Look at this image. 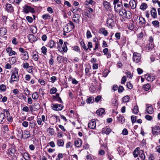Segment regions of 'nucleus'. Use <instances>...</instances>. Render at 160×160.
Returning a JSON list of instances; mask_svg holds the SVG:
<instances>
[{
    "mask_svg": "<svg viewBox=\"0 0 160 160\" xmlns=\"http://www.w3.org/2000/svg\"><path fill=\"white\" fill-rule=\"evenodd\" d=\"M19 80V75L17 71H14L12 74L9 82L12 84L14 82H18Z\"/></svg>",
    "mask_w": 160,
    "mask_h": 160,
    "instance_id": "nucleus-1",
    "label": "nucleus"
},
{
    "mask_svg": "<svg viewBox=\"0 0 160 160\" xmlns=\"http://www.w3.org/2000/svg\"><path fill=\"white\" fill-rule=\"evenodd\" d=\"M113 4L114 5V8L116 12H118L123 8L122 2H120L119 0H114L113 1Z\"/></svg>",
    "mask_w": 160,
    "mask_h": 160,
    "instance_id": "nucleus-2",
    "label": "nucleus"
},
{
    "mask_svg": "<svg viewBox=\"0 0 160 160\" xmlns=\"http://www.w3.org/2000/svg\"><path fill=\"white\" fill-rule=\"evenodd\" d=\"M18 132L19 133V134H21L20 137L21 139L23 138L26 139L30 137V134L29 131L27 130H25L23 132L22 130L18 131Z\"/></svg>",
    "mask_w": 160,
    "mask_h": 160,
    "instance_id": "nucleus-3",
    "label": "nucleus"
},
{
    "mask_svg": "<svg viewBox=\"0 0 160 160\" xmlns=\"http://www.w3.org/2000/svg\"><path fill=\"white\" fill-rule=\"evenodd\" d=\"M23 12L26 13H28L29 12L34 13L35 12L33 8L27 5H25L23 7Z\"/></svg>",
    "mask_w": 160,
    "mask_h": 160,
    "instance_id": "nucleus-4",
    "label": "nucleus"
},
{
    "mask_svg": "<svg viewBox=\"0 0 160 160\" xmlns=\"http://www.w3.org/2000/svg\"><path fill=\"white\" fill-rule=\"evenodd\" d=\"M52 109L55 111H61L63 108V106L61 104L52 103L51 104Z\"/></svg>",
    "mask_w": 160,
    "mask_h": 160,
    "instance_id": "nucleus-5",
    "label": "nucleus"
},
{
    "mask_svg": "<svg viewBox=\"0 0 160 160\" xmlns=\"http://www.w3.org/2000/svg\"><path fill=\"white\" fill-rule=\"evenodd\" d=\"M141 59V55L140 54L135 52L133 53V60L136 63L138 62Z\"/></svg>",
    "mask_w": 160,
    "mask_h": 160,
    "instance_id": "nucleus-6",
    "label": "nucleus"
},
{
    "mask_svg": "<svg viewBox=\"0 0 160 160\" xmlns=\"http://www.w3.org/2000/svg\"><path fill=\"white\" fill-rule=\"evenodd\" d=\"M46 46L50 48H52L56 47V44L54 41L52 40L49 41Z\"/></svg>",
    "mask_w": 160,
    "mask_h": 160,
    "instance_id": "nucleus-7",
    "label": "nucleus"
},
{
    "mask_svg": "<svg viewBox=\"0 0 160 160\" xmlns=\"http://www.w3.org/2000/svg\"><path fill=\"white\" fill-rule=\"evenodd\" d=\"M88 127L89 128L93 129L96 127V122L95 120L93 119L88 124Z\"/></svg>",
    "mask_w": 160,
    "mask_h": 160,
    "instance_id": "nucleus-8",
    "label": "nucleus"
},
{
    "mask_svg": "<svg viewBox=\"0 0 160 160\" xmlns=\"http://www.w3.org/2000/svg\"><path fill=\"white\" fill-rule=\"evenodd\" d=\"M5 7L6 10L8 12H12L14 11L13 7L11 4L7 3Z\"/></svg>",
    "mask_w": 160,
    "mask_h": 160,
    "instance_id": "nucleus-9",
    "label": "nucleus"
},
{
    "mask_svg": "<svg viewBox=\"0 0 160 160\" xmlns=\"http://www.w3.org/2000/svg\"><path fill=\"white\" fill-rule=\"evenodd\" d=\"M139 20L140 24L141 25V26L142 27L144 28L146 27L145 25H143V24H145L146 22V21L144 18H143L142 17H140L139 18Z\"/></svg>",
    "mask_w": 160,
    "mask_h": 160,
    "instance_id": "nucleus-10",
    "label": "nucleus"
},
{
    "mask_svg": "<svg viewBox=\"0 0 160 160\" xmlns=\"http://www.w3.org/2000/svg\"><path fill=\"white\" fill-rule=\"evenodd\" d=\"M130 6L132 9H134L136 7L137 3L134 0H130L129 2Z\"/></svg>",
    "mask_w": 160,
    "mask_h": 160,
    "instance_id": "nucleus-11",
    "label": "nucleus"
},
{
    "mask_svg": "<svg viewBox=\"0 0 160 160\" xmlns=\"http://www.w3.org/2000/svg\"><path fill=\"white\" fill-rule=\"evenodd\" d=\"M150 12L151 16L153 18H155L157 17V11L155 8H152Z\"/></svg>",
    "mask_w": 160,
    "mask_h": 160,
    "instance_id": "nucleus-12",
    "label": "nucleus"
},
{
    "mask_svg": "<svg viewBox=\"0 0 160 160\" xmlns=\"http://www.w3.org/2000/svg\"><path fill=\"white\" fill-rule=\"evenodd\" d=\"M75 145L77 147H80L82 144V141L79 139H78L74 141Z\"/></svg>",
    "mask_w": 160,
    "mask_h": 160,
    "instance_id": "nucleus-13",
    "label": "nucleus"
},
{
    "mask_svg": "<svg viewBox=\"0 0 160 160\" xmlns=\"http://www.w3.org/2000/svg\"><path fill=\"white\" fill-rule=\"evenodd\" d=\"M147 113L149 114H151L153 112V107L152 105L148 106L146 110Z\"/></svg>",
    "mask_w": 160,
    "mask_h": 160,
    "instance_id": "nucleus-14",
    "label": "nucleus"
},
{
    "mask_svg": "<svg viewBox=\"0 0 160 160\" xmlns=\"http://www.w3.org/2000/svg\"><path fill=\"white\" fill-rule=\"evenodd\" d=\"M103 5L104 8L107 10H110V4L106 1H104L103 2Z\"/></svg>",
    "mask_w": 160,
    "mask_h": 160,
    "instance_id": "nucleus-15",
    "label": "nucleus"
},
{
    "mask_svg": "<svg viewBox=\"0 0 160 160\" xmlns=\"http://www.w3.org/2000/svg\"><path fill=\"white\" fill-rule=\"evenodd\" d=\"M7 32V30L5 28H1L0 29V36H3L5 35Z\"/></svg>",
    "mask_w": 160,
    "mask_h": 160,
    "instance_id": "nucleus-16",
    "label": "nucleus"
},
{
    "mask_svg": "<svg viewBox=\"0 0 160 160\" xmlns=\"http://www.w3.org/2000/svg\"><path fill=\"white\" fill-rule=\"evenodd\" d=\"M21 55L22 56V58L24 61L27 60L29 58L28 55L27 51L24 52L23 54H22Z\"/></svg>",
    "mask_w": 160,
    "mask_h": 160,
    "instance_id": "nucleus-17",
    "label": "nucleus"
},
{
    "mask_svg": "<svg viewBox=\"0 0 160 160\" xmlns=\"http://www.w3.org/2000/svg\"><path fill=\"white\" fill-rule=\"evenodd\" d=\"M139 156L141 160H144L145 159V156L144 152L142 150H140L139 151Z\"/></svg>",
    "mask_w": 160,
    "mask_h": 160,
    "instance_id": "nucleus-18",
    "label": "nucleus"
},
{
    "mask_svg": "<svg viewBox=\"0 0 160 160\" xmlns=\"http://www.w3.org/2000/svg\"><path fill=\"white\" fill-rule=\"evenodd\" d=\"M106 22L107 25L109 26H112L114 23V20L113 19L109 18L108 19Z\"/></svg>",
    "mask_w": 160,
    "mask_h": 160,
    "instance_id": "nucleus-19",
    "label": "nucleus"
},
{
    "mask_svg": "<svg viewBox=\"0 0 160 160\" xmlns=\"http://www.w3.org/2000/svg\"><path fill=\"white\" fill-rule=\"evenodd\" d=\"M118 120L122 124H123L125 122V119L124 117L121 115L119 114L117 116Z\"/></svg>",
    "mask_w": 160,
    "mask_h": 160,
    "instance_id": "nucleus-20",
    "label": "nucleus"
},
{
    "mask_svg": "<svg viewBox=\"0 0 160 160\" xmlns=\"http://www.w3.org/2000/svg\"><path fill=\"white\" fill-rule=\"evenodd\" d=\"M126 11L124 9L122 8L119 10V15L120 16L125 18Z\"/></svg>",
    "mask_w": 160,
    "mask_h": 160,
    "instance_id": "nucleus-21",
    "label": "nucleus"
},
{
    "mask_svg": "<svg viewBox=\"0 0 160 160\" xmlns=\"http://www.w3.org/2000/svg\"><path fill=\"white\" fill-rule=\"evenodd\" d=\"M145 76H148L147 78V79L149 81H153L155 79V76L154 75H148V74H146Z\"/></svg>",
    "mask_w": 160,
    "mask_h": 160,
    "instance_id": "nucleus-22",
    "label": "nucleus"
},
{
    "mask_svg": "<svg viewBox=\"0 0 160 160\" xmlns=\"http://www.w3.org/2000/svg\"><path fill=\"white\" fill-rule=\"evenodd\" d=\"M9 154L11 156H13L16 152V150L14 148H10L8 150Z\"/></svg>",
    "mask_w": 160,
    "mask_h": 160,
    "instance_id": "nucleus-23",
    "label": "nucleus"
},
{
    "mask_svg": "<svg viewBox=\"0 0 160 160\" xmlns=\"http://www.w3.org/2000/svg\"><path fill=\"white\" fill-rule=\"evenodd\" d=\"M104 112L105 110L103 108H101L98 110L96 111V113L98 115H101L104 113Z\"/></svg>",
    "mask_w": 160,
    "mask_h": 160,
    "instance_id": "nucleus-24",
    "label": "nucleus"
},
{
    "mask_svg": "<svg viewBox=\"0 0 160 160\" xmlns=\"http://www.w3.org/2000/svg\"><path fill=\"white\" fill-rule=\"evenodd\" d=\"M132 14L129 11H126V13L125 15V18L129 19L132 18Z\"/></svg>",
    "mask_w": 160,
    "mask_h": 160,
    "instance_id": "nucleus-25",
    "label": "nucleus"
},
{
    "mask_svg": "<svg viewBox=\"0 0 160 160\" xmlns=\"http://www.w3.org/2000/svg\"><path fill=\"white\" fill-rule=\"evenodd\" d=\"M148 7L147 4L145 3H142L140 6V8L141 10L144 11Z\"/></svg>",
    "mask_w": 160,
    "mask_h": 160,
    "instance_id": "nucleus-26",
    "label": "nucleus"
},
{
    "mask_svg": "<svg viewBox=\"0 0 160 160\" xmlns=\"http://www.w3.org/2000/svg\"><path fill=\"white\" fill-rule=\"evenodd\" d=\"M151 88L150 85L149 83H147L143 85V89L145 91L148 90Z\"/></svg>",
    "mask_w": 160,
    "mask_h": 160,
    "instance_id": "nucleus-27",
    "label": "nucleus"
},
{
    "mask_svg": "<svg viewBox=\"0 0 160 160\" xmlns=\"http://www.w3.org/2000/svg\"><path fill=\"white\" fill-rule=\"evenodd\" d=\"M32 98L34 100H37L39 96L37 92H35L32 95Z\"/></svg>",
    "mask_w": 160,
    "mask_h": 160,
    "instance_id": "nucleus-28",
    "label": "nucleus"
},
{
    "mask_svg": "<svg viewBox=\"0 0 160 160\" xmlns=\"http://www.w3.org/2000/svg\"><path fill=\"white\" fill-rule=\"evenodd\" d=\"M154 47V45L149 43L146 46V48L148 50L150 51Z\"/></svg>",
    "mask_w": 160,
    "mask_h": 160,
    "instance_id": "nucleus-29",
    "label": "nucleus"
},
{
    "mask_svg": "<svg viewBox=\"0 0 160 160\" xmlns=\"http://www.w3.org/2000/svg\"><path fill=\"white\" fill-rule=\"evenodd\" d=\"M57 142V144L58 146H62L64 145L63 141L62 139L58 140Z\"/></svg>",
    "mask_w": 160,
    "mask_h": 160,
    "instance_id": "nucleus-30",
    "label": "nucleus"
},
{
    "mask_svg": "<svg viewBox=\"0 0 160 160\" xmlns=\"http://www.w3.org/2000/svg\"><path fill=\"white\" fill-rule=\"evenodd\" d=\"M67 44H68V43L66 42H64L63 46L62 47V51L64 52H66L67 51L68 48L67 47Z\"/></svg>",
    "mask_w": 160,
    "mask_h": 160,
    "instance_id": "nucleus-31",
    "label": "nucleus"
},
{
    "mask_svg": "<svg viewBox=\"0 0 160 160\" xmlns=\"http://www.w3.org/2000/svg\"><path fill=\"white\" fill-rule=\"evenodd\" d=\"M42 18L45 20L50 19L51 18V16L48 14H45L42 16Z\"/></svg>",
    "mask_w": 160,
    "mask_h": 160,
    "instance_id": "nucleus-32",
    "label": "nucleus"
},
{
    "mask_svg": "<svg viewBox=\"0 0 160 160\" xmlns=\"http://www.w3.org/2000/svg\"><path fill=\"white\" fill-rule=\"evenodd\" d=\"M159 22L157 20L153 21L152 22V24L155 28H158L159 27Z\"/></svg>",
    "mask_w": 160,
    "mask_h": 160,
    "instance_id": "nucleus-33",
    "label": "nucleus"
},
{
    "mask_svg": "<svg viewBox=\"0 0 160 160\" xmlns=\"http://www.w3.org/2000/svg\"><path fill=\"white\" fill-rule=\"evenodd\" d=\"M139 112L138 108L137 106H134V108L132 110V112L135 114H137Z\"/></svg>",
    "mask_w": 160,
    "mask_h": 160,
    "instance_id": "nucleus-34",
    "label": "nucleus"
},
{
    "mask_svg": "<svg viewBox=\"0 0 160 160\" xmlns=\"http://www.w3.org/2000/svg\"><path fill=\"white\" fill-rule=\"evenodd\" d=\"M48 133L51 136L53 135L54 134V131L52 128H49L48 130Z\"/></svg>",
    "mask_w": 160,
    "mask_h": 160,
    "instance_id": "nucleus-35",
    "label": "nucleus"
},
{
    "mask_svg": "<svg viewBox=\"0 0 160 160\" xmlns=\"http://www.w3.org/2000/svg\"><path fill=\"white\" fill-rule=\"evenodd\" d=\"M6 89V86L4 84L0 85V90L1 92H4Z\"/></svg>",
    "mask_w": 160,
    "mask_h": 160,
    "instance_id": "nucleus-36",
    "label": "nucleus"
},
{
    "mask_svg": "<svg viewBox=\"0 0 160 160\" xmlns=\"http://www.w3.org/2000/svg\"><path fill=\"white\" fill-rule=\"evenodd\" d=\"M86 102L88 103H92L94 101L93 98V97H90L86 99Z\"/></svg>",
    "mask_w": 160,
    "mask_h": 160,
    "instance_id": "nucleus-37",
    "label": "nucleus"
},
{
    "mask_svg": "<svg viewBox=\"0 0 160 160\" xmlns=\"http://www.w3.org/2000/svg\"><path fill=\"white\" fill-rule=\"evenodd\" d=\"M37 29L36 27L32 26L30 30L32 33L35 34L37 32Z\"/></svg>",
    "mask_w": 160,
    "mask_h": 160,
    "instance_id": "nucleus-38",
    "label": "nucleus"
},
{
    "mask_svg": "<svg viewBox=\"0 0 160 160\" xmlns=\"http://www.w3.org/2000/svg\"><path fill=\"white\" fill-rule=\"evenodd\" d=\"M5 118V114L3 113H0V123L2 122Z\"/></svg>",
    "mask_w": 160,
    "mask_h": 160,
    "instance_id": "nucleus-39",
    "label": "nucleus"
},
{
    "mask_svg": "<svg viewBox=\"0 0 160 160\" xmlns=\"http://www.w3.org/2000/svg\"><path fill=\"white\" fill-rule=\"evenodd\" d=\"M57 91V89L56 88L53 87L51 88L50 91V93L51 94H53L55 93Z\"/></svg>",
    "mask_w": 160,
    "mask_h": 160,
    "instance_id": "nucleus-40",
    "label": "nucleus"
},
{
    "mask_svg": "<svg viewBox=\"0 0 160 160\" xmlns=\"http://www.w3.org/2000/svg\"><path fill=\"white\" fill-rule=\"evenodd\" d=\"M36 125L35 121H32L30 122L29 126L32 128H34Z\"/></svg>",
    "mask_w": 160,
    "mask_h": 160,
    "instance_id": "nucleus-41",
    "label": "nucleus"
},
{
    "mask_svg": "<svg viewBox=\"0 0 160 160\" xmlns=\"http://www.w3.org/2000/svg\"><path fill=\"white\" fill-rule=\"evenodd\" d=\"M33 106L35 108V111H37L40 108V105L38 103H34L33 105Z\"/></svg>",
    "mask_w": 160,
    "mask_h": 160,
    "instance_id": "nucleus-42",
    "label": "nucleus"
},
{
    "mask_svg": "<svg viewBox=\"0 0 160 160\" xmlns=\"http://www.w3.org/2000/svg\"><path fill=\"white\" fill-rule=\"evenodd\" d=\"M42 52L44 55L47 54V48L45 46H43L41 49Z\"/></svg>",
    "mask_w": 160,
    "mask_h": 160,
    "instance_id": "nucleus-43",
    "label": "nucleus"
},
{
    "mask_svg": "<svg viewBox=\"0 0 160 160\" xmlns=\"http://www.w3.org/2000/svg\"><path fill=\"white\" fill-rule=\"evenodd\" d=\"M101 32H102V34L105 36H107L108 34L107 31L105 30L104 28H102L101 29Z\"/></svg>",
    "mask_w": 160,
    "mask_h": 160,
    "instance_id": "nucleus-44",
    "label": "nucleus"
},
{
    "mask_svg": "<svg viewBox=\"0 0 160 160\" xmlns=\"http://www.w3.org/2000/svg\"><path fill=\"white\" fill-rule=\"evenodd\" d=\"M8 17L6 16H2L1 20L3 22L4 24H6V21Z\"/></svg>",
    "mask_w": 160,
    "mask_h": 160,
    "instance_id": "nucleus-45",
    "label": "nucleus"
},
{
    "mask_svg": "<svg viewBox=\"0 0 160 160\" xmlns=\"http://www.w3.org/2000/svg\"><path fill=\"white\" fill-rule=\"evenodd\" d=\"M68 25H70L71 26V29H74L75 28V27L73 23L71 21H70L67 24V26H68Z\"/></svg>",
    "mask_w": 160,
    "mask_h": 160,
    "instance_id": "nucleus-46",
    "label": "nucleus"
},
{
    "mask_svg": "<svg viewBox=\"0 0 160 160\" xmlns=\"http://www.w3.org/2000/svg\"><path fill=\"white\" fill-rule=\"evenodd\" d=\"M129 97L128 96H124L122 98V101L124 102H127L129 100Z\"/></svg>",
    "mask_w": 160,
    "mask_h": 160,
    "instance_id": "nucleus-47",
    "label": "nucleus"
},
{
    "mask_svg": "<svg viewBox=\"0 0 160 160\" xmlns=\"http://www.w3.org/2000/svg\"><path fill=\"white\" fill-rule=\"evenodd\" d=\"M26 19L29 23H32L33 22V19L32 17L28 16L26 17Z\"/></svg>",
    "mask_w": 160,
    "mask_h": 160,
    "instance_id": "nucleus-48",
    "label": "nucleus"
},
{
    "mask_svg": "<svg viewBox=\"0 0 160 160\" xmlns=\"http://www.w3.org/2000/svg\"><path fill=\"white\" fill-rule=\"evenodd\" d=\"M91 14H92V13L90 12L89 10H86V12H85V15L88 18H89Z\"/></svg>",
    "mask_w": 160,
    "mask_h": 160,
    "instance_id": "nucleus-49",
    "label": "nucleus"
},
{
    "mask_svg": "<svg viewBox=\"0 0 160 160\" xmlns=\"http://www.w3.org/2000/svg\"><path fill=\"white\" fill-rule=\"evenodd\" d=\"M81 45L82 47L84 49L85 51L87 50V47L86 46L84 42L83 41H82L80 42Z\"/></svg>",
    "mask_w": 160,
    "mask_h": 160,
    "instance_id": "nucleus-50",
    "label": "nucleus"
},
{
    "mask_svg": "<svg viewBox=\"0 0 160 160\" xmlns=\"http://www.w3.org/2000/svg\"><path fill=\"white\" fill-rule=\"evenodd\" d=\"M126 86L129 89H131L132 88V85L130 82H127Z\"/></svg>",
    "mask_w": 160,
    "mask_h": 160,
    "instance_id": "nucleus-51",
    "label": "nucleus"
},
{
    "mask_svg": "<svg viewBox=\"0 0 160 160\" xmlns=\"http://www.w3.org/2000/svg\"><path fill=\"white\" fill-rule=\"evenodd\" d=\"M57 59L58 62L59 63H61L63 62V58L61 56H59L57 57Z\"/></svg>",
    "mask_w": 160,
    "mask_h": 160,
    "instance_id": "nucleus-52",
    "label": "nucleus"
},
{
    "mask_svg": "<svg viewBox=\"0 0 160 160\" xmlns=\"http://www.w3.org/2000/svg\"><path fill=\"white\" fill-rule=\"evenodd\" d=\"M87 38L88 39L92 37V35L91 34V32L89 30H88L86 33Z\"/></svg>",
    "mask_w": 160,
    "mask_h": 160,
    "instance_id": "nucleus-53",
    "label": "nucleus"
},
{
    "mask_svg": "<svg viewBox=\"0 0 160 160\" xmlns=\"http://www.w3.org/2000/svg\"><path fill=\"white\" fill-rule=\"evenodd\" d=\"M131 119L132 123H134L136 121L137 117L133 115L131 117Z\"/></svg>",
    "mask_w": 160,
    "mask_h": 160,
    "instance_id": "nucleus-54",
    "label": "nucleus"
},
{
    "mask_svg": "<svg viewBox=\"0 0 160 160\" xmlns=\"http://www.w3.org/2000/svg\"><path fill=\"white\" fill-rule=\"evenodd\" d=\"M32 58L35 61H37L38 59V54H34L32 56Z\"/></svg>",
    "mask_w": 160,
    "mask_h": 160,
    "instance_id": "nucleus-55",
    "label": "nucleus"
},
{
    "mask_svg": "<svg viewBox=\"0 0 160 160\" xmlns=\"http://www.w3.org/2000/svg\"><path fill=\"white\" fill-rule=\"evenodd\" d=\"M128 28L130 30H132L134 28V26L132 23H130L128 26Z\"/></svg>",
    "mask_w": 160,
    "mask_h": 160,
    "instance_id": "nucleus-56",
    "label": "nucleus"
},
{
    "mask_svg": "<svg viewBox=\"0 0 160 160\" xmlns=\"http://www.w3.org/2000/svg\"><path fill=\"white\" fill-rule=\"evenodd\" d=\"M22 126L25 127H27L28 125V122L26 121H24L22 123Z\"/></svg>",
    "mask_w": 160,
    "mask_h": 160,
    "instance_id": "nucleus-57",
    "label": "nucleus"
},
{
    "mask_svg": "<svg viewBox=\"0 0 160 160\" xmlns=\"http://www.w3.org/2000/svg\"><path fill=\"white\" fill-rule=\"evenodd\" d=\"M12 42L14 45H16L18 43V42L17 41V39L16 38H13L12 41Z\"/></svg>",
    "mask_w": 160,
    "mask_h": 160,
    "instance_id": "nucleus-58",
    "label": "nucleus"
},
{
    "mask_svg": "<svg viewBox=\"0 0 160 160\" xmlns=\"http://www.w3.org/2000/svg\"><path fill=\"white\" fill-rule=\"evenodd\" d=\"M23 68L25 69H27L29 67V64L28 62L23 63Z\"/></svg>",
    "mask_w": 160,
    "mask_h": 160,
    "instance_id": "nucleus-59",
    "label": "nucleus"
},
{
    "mask_svg": "<svg viewBox=\"0 0 160 160\" xmlns=\"http://www.w3.org/2000/svg\"><path fill=\"white\" fill-rule=\"evenodd\" d=\"M126 77L125 76H124L122 78L121 83L122 84H124L126 82Z\"/></svg>",
    "mask_w": 160,
    "mask_h": 160,
    "instance_id": "nucleus-60",
    "label": "nucleus"
},
{
    "mask_svg": "<svg viewBox=\"0 0 160 160\" xmlns=\"http://www.w3.org/2000/svg\"><path fill=\"white\" fill-rule=\"evenodd\" d=\"M88 48L87 50L88 49H89V50H90V49L92 48V43L91 42H88Z\"/></svg>",
    "mask_w": 160,
    "mask_h": 160,
    "instance_id": "nucleus-61",
    "label": "nucleus"
},
{
    "mask_svg": "<svg viewBox=\"0 0 160 160\" xmlns=\"http://www.w3.org/2000/svg\"><path fill=\"white\" fill-rule=\"evenodd\" d=\"M122 134L123 135H127L128 134V132L126 128H124L122 131Z\"/></svg>",
    "mask_w": 160,
    "mask_h": 160,
    "instance_id": "nucleus-62",
    "label": "nucleus"
},
{
    "mask_svg": "<svg viewBox=\"0 0 160 160\" xmlns=\"http://www.w3.org/2000/svg\"><path fill=\"white\" fill-rule=\"evenodd\" d=\"M124 89V88L122 86H120L118 88V92L121 93L123 92Z\"/></svg>",
    "mask_w": 160,
    "mask_h": 160,
    "instance_id": "nucleus-63",
    "label": "nucleus"
},
{
    "mask_svg": "<svg viewBox=\"0 0 160 160\" xmlns=\"http://www.w3.org/2000/svg\"><path fill=\"white\" fill-rule=\"evenodd\" d=\"M152 128L154 130H157L159 133H160V127L159 126H156Z\"/></svg>",
    "mask_w": 160,
    "mask_h": 160,
    "instance_id": "nucleus-64",
    "label": "nucleus"
}]
</instances>
